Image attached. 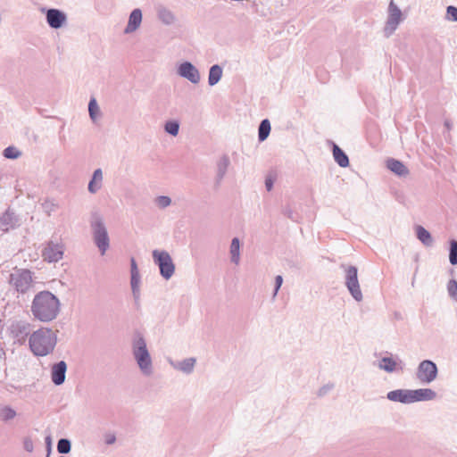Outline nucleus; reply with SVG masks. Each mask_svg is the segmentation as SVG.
I'll use <instances>...</instances> for the list:
<instances>
[{"mask_svg":"<svg viewBox=\"0 0 457 457\" xmlns=\"http://www.w3.org/2000/svg\"><path fill=\"white\" fill-rule=\"evenodd\" d=\"M59 299L49 291H41L32 301L31 312L36 320L48 322L54 320L60 312Z\"/></svg>","mask_w":457,"mask_h":457,"instance_id":"1","label":"nucleus"},{"mask_svg":"<svg viewBox=\"0 0 457 457\" xmlns=\"http://www.w3.org/2000/svg\"><path fill=\"white\" fill-rule=\"evenodd\" d=\"M56 344V337L50 328H41L33 332L29 337V347L37 356L50 353Z\"/></svg>","mask_w":457,"mask_h":457,"instance_id":"2","label":"nucleus"},{"mask_svg":"<svg viewBox=\"0 0 457 457\" xmlns=\"http://www.w3.org/2000/svg\"><path fill=\"white\" fill-rule=\"evenodd\" d=\"M153 256L160 268L162 276L165 278H170L173 275L175 270L170 254L167 252H159L154 250L153 252Z\"/></svg>","mask_w":457,"mask_h":457,"instance_id":"3","label":"nucleus"},{"mask_svg":"<svg viewBox=\"0 0 457 457\" xmlns=\"http://www.w3.org/2000/svg\"><path fill=\"white\" fill-rule=\"evenodd\" d=\"M437 374V368L431 361H423L420 362L417 371V377L422 383H430Z\"/></svg>","mask_w":457,"mask_h":457,"instance_id":"4","label":"nucleus"},{"mask_svg":"<svg viewBox=\"0 0 457 457\" xmlns=\"http://www.w3.org/2000/svg\"><path fill=\"white\" fill-rule=\"evenodd\" d=\"M346 286L355 300L361 301L362 299V294L357 278V269L355 267L351 266L346 270Z\"/></svg>","mask_w":457,"mask_h":457,"instance_id":"5","label":"nucleus"},{"mask_svg":"<svg viewBox=\"0 0 457 457\" xmlns=\"http://www.w3.org/2000/svg\"><path fill=\"white\" fill-rule=\"evenodd\" d=\"M135 357L142 370H147L151 365V359L145 347V341L140 338L136 344L134 351Z\"/></svg>","mask_w":457,"mask_h":457,"instance_id":"6","label":"nucleus"},{"mask_svg":"<svg viewBox=\"0 0 457 457\" xmlns=\"http://www.w3.org/2000/svg\"><path fill=\"white\" fill-rule=\"evenodd\" d=\"M94 237L96 244L102 252V254H104L105 251L109 247V237L105 228L101 222H96L94 225Z\"/></svg>","mask_w":457,"mask_h":457,"instance_id":"7","label":"nucleus"},{"mask_svg":"<svg viewBox=\"0 0 457 457\" xmlns=\"http://www.w3.org/2000/svg\"><path fill=\"white\" fill-rule=\"evenodd\" d=\"M32 274L28 270H21L14 278V285L18 291L24 293L32 285Z\"/></svg>","mask_w":457,"mask_h":457,"instance_id":"8","label":"nucleus"},{"mask_svg":"<svg viewBox=\"0 0 457 457\" xmlns=\"http://www.w3.org/2000/svg\"><path fill=\"white\" fill-rule=\"evenodd\" d=\"M42 255L46 261L57 262L62 257V250L59 245L49 244L43 251Z\"/></svg>","mask_w":457,"mask_h":457,"instance_id":"9","label":"nucleus"},{"mask_svg":"<svg viewBox=\"0 0 457 457\" xmlns=\"http://www.w3.org/2000/svg\"><path fill=\"white\" fill-rule=\"evenodd\" d=\"M46 20L50 27L58 29L64 23L66 17L57 9H50L46 13Z\"/></svg>","mask_w":457,"mask_h":457,"instance_id":"10","label":"nucleus"},{"mask_svg":"<svg viewBox=\"0 0 457 457\" xmlns=\"http://www.w3.org/2000/svg\"><path fill=\"white\" fill-rule=\"evenodd\" d=\"M179 74L193 83H197L200 79L198 71L189 62H184L180 65Z\"/></svg>","mask_w":457,"mask_h":457,"instance_id":"11","label":"nucleus"},{"mask_svg":"<svg viewBox=\"0 0 457 457\" xmlns=\"http://www.w3.org/2000/svg\"><path fill=\"white\" fill-rule=\"evenodd\" d=\"M402 12L401 10L391 1L389 4V16L387 20V27H390L392 30L395 29L399 22L401 21Z\"/></svg>","mask_w":457,"mask_h":457,"instance_id":"12","label":"nucleus"},{"mask_svg":"<svg viewBox=\"0 0 457 457\" xmlns=\"http://www.w3.org/2000/svg\"><path fill=\"white\" fill-rule=\"evenodd\" d=\"M411 403L418 401H428L436 397V393L429 388L411 390Z\"/></svg>","mask_w":457,"mask_h":457,"instance_id":"13","label":"nucleus"},{"mask_svg":"<svg viewBox=\"0 0 457 457\" xmlns=\"http://www.w3.org/2000/svg\"><path fill=\"white\" fill-rule=\"evenodd\" d=\"M66 363L60 361L52 368V379L56 385H61L65 379Z\"/></svg>","mask_w":457,"mask_h":457,"instance_id":"14","label":"nucleus"},{"mask_svg":"<svg viewBox=\"0 0 457 457\" xmlns=\"http://www.w3.org/2000/svg\"><path fill=\"white\" fill-rule=\"evenodd\" d=\"M411 390H394L387 394V398L394 402L411 403Z\"/></svg>","mask_w":457,"mask_h":457,"instance_id":"15","label":"nucleus"},{"mask_svg":"<svg viewBox=\"0 0 457 457\" xmlns=\"http://www.w3.org/2000/svg\"><path fill=\"white\" fill-rule=\"evenodd\" d=\"M142 21V12L139 9H135L129 16L127 28L125 29L126 33L135 31Z\"/></svg>","mask_w":457,"mask_h":457,"instance_id":"16","label":"nucleus"},{"mask_svg":"<svg viewBox=\"0 0 457 457\" xmlns=\"http://www.w3.org/2000/svg\"><path fill=\"white\" fill-rule=\"evenodd\" d=\"M386 167L397 175L403 176L408 174V169L403 162L395 159H389L386 162Z\"/></svg>","mask_w":457,"mask_h":457,"instance_id":"17","label":"nucleus"},{"mask_svg":"<svg viewBox=\"0 0 457 457\" xmlns=\"http://www.w3.org/2000/svg\"><path fill=\"white\" fill-rule=\"evenodd\" d=\"M333 156H334L336 162L341 167H347L349 165V160H348L347 155L337 145H334V147H333Z\"/></svg>","mask_w":457,"mask_h":457,"instance_id":"18","label":"nucleus"},{"mask_svg":"<svg viewBox=\"0 0 457 457\" xmlns=\"http://www.w3.org/2000/svg\"><path fill=\"white\" fill-rule=\"evenodd\" d=\"M415 231L419 240H420L426 245H431L432 237L426 228H424L422 226L418 225L415 228Z\"/></svg>","mask_w":457,"mask_h":457,"instance_id":"19","label":"nucleus"},{"mask_svg":"<svg viewBox=\"0 0 457 457\" xmlns=\"http://www.w3.org/2000/svg\"><path fill=\"white\" fill-rule=\"evenodd\" d=\"M102 179H103V174H102L101 170H96L94 172L93 179L88 185L89 191L92 193H95L96 191V189L100 187Z\"/></svg>","mask_w":457,"mask_h":457,"instance_id":"20","label":"nucleus"},{"mask_svg":"<svg viewBox=\"0 0 457 457\" xmlns=\"http://www.w3.org/2000/svg\"><path fill=\"white\" fill-rule=\"evenodd\" d=\"M222 70L218 65H213L209 73V84L215 85L221 78Z\"/></svg>","mask_w":457,"mask_h":457,"instance_id":"21","label":"nucleus"},{"mask_svg":"<svg viewBox=\"0 0 457 457\" xmlns=\"http://www.w3.org/2000/svg\"><path fill=\"white\" fill-rule=\"evenodd\" d=\"M139 283V272L134 258H131V287L133 291L138 287Z\"/></svg>","mask_w":457,"mask_h":457,"instance_id":"22","label":"nucleus"},{"mask_svg":"<svg viewBox=\"0 0 457 457\" xmlns=\"http://www.w3.org/2000/svg\"><path fill=\"white\" fill-rule=\"evenodd\" d=\"M270 132V123L268 120H263L259 127V139L265 140Z\"/></svg>","mask_w":457,"mask_h":457,"instance_id":"23","label":"nucleus"},{"mask_svg":"<svg viewBox=\"0 0 457 457\" xmlns=\"http://www.w3.org/2000/svg\"><path fill=\"white\" fill-rule=\"evenodd\" d=\"M396 362L389 357H385L380 361L379 368L387 371L392 372L395 370Z\"/></svg>","mask_w":457,"mask_h":457,"instance_id":"24","label":"nucleus"},{"mask_svg":"<svg viewBox=\"0 0 457 457\" xmlns=\"http://www.w3.org/2000/svg\"><path fill=\"white\" fill-rule=\"evenodd\" d=\"M239 248H240L239 240L237 238H234L231 243L230 252H231L232 261L237 264L239 262Z\"/></svg>","mask_w":457,"mask_h":457,"instance_id":"25","label":"nucleus"},{"mask_svg":"<svg viewBox=\"0 0 457 457\" xmlns=\"http://www.w3.org/2000/svg\"><path fill=\"white\" fill-rule=\"evenodd\" d=\"M16 416V412L14 410L8 406H4L0 408V418L3 420H9L13 419Z\"/></svg>","mask_w":457,"mask_h":457,"instance_id":"26","label":"nucleus"},{"mask_svg":"<svg viewBox=\"0 0 457 457\" xmlns=\"http://www.w3.org/2000/svg\"><path fill=\"white\" fill-rule=\"evenodd\" d=\"M449 260L451 264H457V241L452 240L450 243Z\"/></svg>","mask_w":457,"mask_h":457,"instance_id":"27","label":"nucleus"},{"mask_svg":"<svg viewBox=\"0 0 457 457\" xmlns=\"http://www.w3.org/2000/svg\"><path fill=\"white\" fill-rule=\"evenodd\" d=\"M57 450L60 453H67L71 450V443L67 439H61L57 444Z\"/></svg>","mask_w":457,"mask_h":457,"instance_id":"28","label":"nucleus"},{"mask_svg":"<svg viewBox=\"0 0 457 457\" xmlns=\"http://www.w3.org/2000/svg\"><path fill=\"white\" fill-rule=\"evenodd\" d=\"M88 111H89L90 117L93 120H96V118L97 116V113L99 112V108H98V105H97L96 101L95 98H92L90 100L89 105H88Z\"/></svg>","mask_w":457,"mask_h":457,"instance_id":"29","label":"nucleus"},{"mask_svg":"<svg viewBox=\"0 0 457 457\" xmlns=\"http://www.w3.org/2000/svg\"><path fill=\"white\" fill-rule=\"evenodd\" d=\"M165 129L168 133L176 136L179 132V124L175 121H169L165 125Z\"/></svg>","mask_w":457,"mask_h":457,"instance_id":"30","label":"nucleus"},{"mask_svg":"<svg viewBox=\"0 0 457 457\" xmlns=\"http://www.w3.org/2000/svg\"><path fill=\"white\" fill-rule=\"evenodd\" d=\"M4 154L6 158L15 159L20 155V153L15 147L9 146L5 148Z\"/></svg>","mask_w":457,"mask_h":457,"instance_id":"31","label":"nucleus"},{"mask_svg":"<svg viewBox=\"0 0 457 457\" xmlns=\"http://www.w3.org/2000/svg\"><path fill=\"white\" fill-rule=\"evenodd\" d=\"M447 16L449 20L457 21V8L454 6L447 7Z\"/></svg>","mask_w":457,"mask_h":457,"instance_id":"32","label":"nucleus"},{"mask_svg":"<svg viewBox=\"0 0 457 457\" xmlns=\"http://www.w3.org/2000/svg\"><path fill=\"white\" fill-rule=\"evenodd\" d=\"M156 202L160 207L163 208V207L170 205V199L168 196H159L156 199Z\"/></svg>","mask_w":457,"mask_h":457,"instance_id":"33","label":"nucleus"},{"mask_svg":"<svg viewBox=\"0 0 457 457\" xmlns=\"http://www.w3.org/2000/svg\"><path fill=\"white\" fill-rule=\"evenodd\" d=\"M116 437L114 434H106L105 435V443L108 445H112L115 442Z\"/></svg>","mask_w":457,"mask_h":457,"instance_id":"34","label":"nucleus"},{"mask_svg":"<svg viewBox=\"0 0 457 457\" xmlns=\"http://www.w3.org/2000/svg\"><path fill=\"white\" fill-rule=\"evenodd\" d=\"M282 282H283V278H282V277H281V276H279V275H278V276H277V277H276V288H275V294H274V295H276V294H277V292L278 291L279 287H281V285H282Z\"/></svg>","mask_w":457,"mask_h":457,"instance_id":"35","label":"nucleus"},{"mask_svg":"<svg viewBox=\"0 0 457 457\" xmlns=\"http://www.w3.org/2000/svg\"><path fill=\"white\" fill-rule=\"evenodd\" d=\"M185 365H187V366L182 368L184 370H186V371L191 370V369L194 366V360L187 361V362H185Z\"/></svg>","mask_w":457,"mask_h":457,"instance_id":"36","label":"nucleus"},{"mask_svg":"<svg viewBox=\"0 0 457 457\" xmlns=\"http://www.w3.org/2000/svg\"><path fill=\"white\" fill-rule=\"evenodd\" d=\"M265 185L268 191H270L273 186V179L271 178H267L265 181Z\"/></svg>","mask_w":457,"mask_h":457,"instance_id":"37","label":"nucleus"},{"mask_svg":"<svg viewBox=\"0 0 457 457\" xmlns=\"http://www.w3.org/2000/svg\"><path fill=\"white\" fill-rule=\"evenodd\" d=\"M4 354V352L3 348L0 346V360L3 358Z\"/></svg>","mask_w":457,"mask_h":457,"instance_id":"38","label":"nucleus"},{"mask_svg":"<svg viewBox=\"0 0 457 457\" xmlns=\"http://www.w3.org/2000/svg\"><path fill=\"white\" fill-rule=\"evenodd\" d=\"M25 445H26V448H27L28 450H30V448H31V443H26V444H25Z\"/></svg>","mask_w":457,"mask_h":457,"instance_id":"39","label":"nucleus"}]
</instances>
